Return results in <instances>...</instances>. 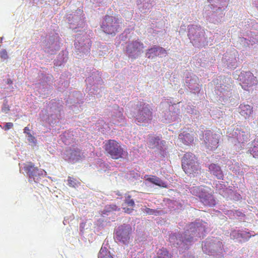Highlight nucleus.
Wrapping results in <instances>:
<instances>
[{
    "instance_id": "4be33fe9",
    "label": "nucleus",
    "mask_w": 258,
    "mask_h": 258,
    "mask_svg": "<svg viewBox=\"0 0 258 258\" xmlns=\"http://www.w3.org/2000/svg\"><path fill=\"white\" fill-rule=\"evenodd\" d=\"M244 233H240L239 231H233L232 232V235L234 237L236 236L238 238H243L244 237Z\"/></svg>"
},
{
    "instance_id": "f03ea898",
    "label": "nucleus",
    "mask_w": 258,
    "mask_h": 258,
    "mask_svg": "<svg viewBox=\"0 0 258 258\" xmlns=\"http://www.w3.org/2000/svg\"><path fill=\"white\" fill-rule=\"evenodd\" d=\"M182 167L186 174L198 173L201 168L197 158L191 153H185L182 159Z\"/></svg>"
},
{
    "instance_id": "cd10ccee",
    "label": "nucleus",
    "mask_w": 258,
    "mask_h": 258,
    "mask_svg": "<svg viewBox=\"0 0 258 258\" xmlns=\"http://www.w3.org/2000/svg\"><path fill=\"white\" fill-rule=\"evenodd\" d=\"M114 192H115V195H117V196H122L121 193L119 191H118V190L115 191H114Z\"/></svg>"
},
{
    "instance_id": "0eeeda50",
    "label": "nucleus",
    "mask_w": 258,
    "mask_h": 258,
    "mask_svg": "<svg viewBox=\"0 0 258 258\" xmlns=\"http://www.w3.org/2000/svg\"><path fill=\"white\" fill-rule=\"evenodd\" d=\"M153 113L149 104H140L136 115L138 122H148L152 119Z\"/></svg>"
},
{
    "instance_id": "f3484780",
    "label": "nucleus",
    "mask_w": 258,
    "mask_h": 258,
    "mask_svg": "<svg viewBox=\"0 0 258 258\" xmlns=\"http://www.w3.org/2000/svg\"><path fill=\"white\" fill-rule=\"evenodd\" d=\"M98 258H113V257L106 248H101L98 254Z\"/></svg>"
},
{
    "instance_id": "f257e3e1",
    "label": "nucleus",
    "mask_w": 258,
    "mask_h": 258,
    "mask_svg": "<svg viewBox=\"0 0 258 258\" xmlns=\"http://www.w3.org/2000/svg\"><path fill=\"white\" fill-rule=\"evenodd\" d=\"M124 146L113 140H109L105 145V151L113 159L124 158L128 155Z\"/></svg>"
},
{
    "instance_id": "6ab92c4d",
    "label": "nucleus",
    "mask_w": 258,
    "mask_h": 258,
    "mask_svg": "<svg viewBox=\"0 0 258 258\" xmlns=\"http://www.w3.org/2000/svg\"><path fill=\"white\" fill-rule=\"evenodd\" d=\"M144 212L148 215H159L161 214V212L155 209H152L149 208H146L143 210Z\"/></svg>"
},
{
    "instance_id": "f8f14e48",
    "label": "nucleus",
    "mask_w": 258,
    "mask_h": 258,
    "mask_svg": "<svg viewBox=\"0 0 258 258\" xmlns=\"http://www.w3.org/2000/svg\"><path fill=\"white\" fill-rule=\"evenodd\" d=\"M179 139L184 144L188 145L194 142V135L185 131L179 135Z\"/></svg>"
},
{
    "instance_id": "39448f33",
    "label": "nucleus",
    "mask_w": 258,
    "mask_h": 258,
    "mask_svg": "<svg viewBox=\"0 0 258 258\" xmlns=\"http://www.w3.org/2000/svg\"><path fill=\"white\" fill-rule=\"evenodd\" d=\"M132 231V228L130 225H121L115 230V238L124 244H128L130 241Z\"/></svg>"
},
{
    "instance_id": "6e6552de",
    "label": "nucleus",
    "mask_w": 258,
    "mask_h": 258,
    "mask_svg": "<svg viewBox=\"0 0 258 258\" xmlns=\"http://www.w3.org/2000/svg\"><path fill=\"white\" fill-rule=\"evenodd\" d=\"M24 170L29 175V180H34V177L40 176L43 174V170H39L37 167L34 166L32 162H29L24 166Z\"/></svg>"
},
{
    "instance_id": "a211bd4d",
    "label": "nucleus",
    "mask_w": 258,
    "mask_h": 258,
    "mask_svg": "<svg viewBox=\"0 0 258 258\" xmlns=\"http://www.w3.org/2000/svg\"><path fill=\"white\" fill-rule=\"evenodd\" d=\"M68 185L73 187H76L80 185V182L77 180L76 179L73 178L71 176L68 177Z\"/></svg>"
},
{
    "instance_id": "412c9836",
    "label": "nucleus",
    "mask_w": 258,
    "mask_h": 258,
    "mask_svg": "<svg viewBox=\"0 0 258 258\" xmlns=\"http://www.w3.org/2000/svg\"><path fill=\"white\" fill-rule=\"evenodd\" d=\"M0 57L4 60L8 58V55L6 50L4 49L0 52Z\"/></svg>"
},
{
    "instance_id": "b1692460",
    "label": "nucleus",
    "mask_w": 258,
    "mask_h": 258,
    "mask_svg": "<svg viewBox=\"0 0 258 258\" xmlns=\"http://www.w3.org/2000/svg\"><path fill=\"white\" fill-rule=\"evenodd\" d=\"M28 141L30 142L33 143H36V140L35 138L32 136V135L31 133L28 134Z\"/></svg>"
},
{
    "instance_id": "ddd939ff",
    "label": "nucleus",
    "mask_w": 258,
    "mask_h": 258,
    "mask_svg": "<svg viewBox=\"0 0 258 258\" xmlns=\"http://www.w3.org/2000/svg\"><path fill=\"white\" fill-rule=\"evenodd\" d=\"M209 169L211 173L216 176L218 179H222L223 174L219 166L215 164H211L209 165Z\"/></svg>"
},
{
    "instance_id": "1a4fd4ad",
    "label": "nucleus",
    "mask_w": 258,
    "mask_h": 258,
    "mask_svg": "<svg viewBox=\"0 0 258 258\" xmlns=\"http://www.w3.org/2000/svg\"><path fill=\"white\" fill-rule=\"evenodd\" d=\"M143 48V43L138 41H134L127 45L126 51L130 54H136L140 53Z\"/></svg>"
},
{
    "instance_id": "aec40b11",
    "label": "nucleus",
    "mask_w": 258,
    "mask_h": 258,
    "mask_svg": "<svg viewBox=\"0 0 258 258\" xmlns=\"http://www.w3.org/2000/svg\"><path fill=\"white\" fill-rule=\"evenodd\" d=\"M2 111L5 113H8V112L10 111V107L8 104L7 102L3 104V107L2 108Z\"/></svg>"
},
{
    "instance_id": "c85d7f7f",
    "label": "nucleus",
    "mask_w": 258,
    "mask_h": 258,
    "mask_svg": "<svg viewBox=\"0 0 258 258\" xmlns=\"http://www.w3.org/2000/svg\"><path fill=\"white\" fill-rule=\"evenodd\" d=\"M245 233H246V234L248 235V238L251 237V236L249 235V234H250L249 232H245Z\"/></svg>"
},
{
    "instance_id": "7ed1b4c3",
    "label": "nucleus",
    "mask_w": 258,
    "mask_h": 258,
    "mask_svg": "<svg viewBox=\"0 0 258 258\" xmlns=\"http://www.w3.org/2000/svg\"><path fill=\"white\" fill-rule=\"evenodd\" d=\"M101 27L105 33L114 35L119 28V20L115 17L106 16Z\"/></svg>"
},
{
    "instance_id": "bb28decb",
    "label": "nucleus",
    "mask_w": 258,
    "mask_h": 258,
    "mask_svg": "<svg viewBox=\"0 0 258 258\" xmlns=\"http://www.w3.org/2000/svg\"><path fill=\"white\" fill-rule=\"evenodd\" d=\"M191 237L185 238L184 239H183L182 241L183 242H189L191 241Z\"/></svg>"
},
{
    "instance_id": "c756f323",
    "label": "nucleus",
    "mask_w": 258,
    "mask_h": 258,
    "mask_svg": "<svg viewBox=\"0 0 258 258\" xmlns=\"http://www.w3.org/2000/svg\"><path fill=\"white\" fill-rule=\"evenodd\" d=\"M208 1H209V2H212L213 1V0H208Z\"/></svg>"
},
{
    "instance_id": "393cba45",
    "label": "nucleus",
    "mask_w": 258,
    "mask_h": 258,
    "mask_svg": "<svg viewBox=\"0 0 258 258\" xmlns=\"http://www.w3.org/2000/svg\"><path fill=\"white\" fill-rule=\"evenodd\" d=\"M13 127V123L12 122H7L4 126V130L5 131L9 130V129Z\"/></svg>"
},
{
    "instance_id": "20e7f679",
    "label": "nucleus",
    "mask_w": 258,
    "mask_h": 258,
    "mask_svg": "<svg viewBox=\"0 0 258 258\" xmlns=\"http://www.w3.org/2000/svg\"><path fill=\"white\" fill-rule=\"evenodd\" d=\"M220 136L210 130L204 131L203 140L205 147L209 151L215 150L218 147Z\"/></svg>"
},
{
    "instance_id": "423d86ee",
    "label": "nucleus",
    "mask_w": 258,
    "mask_h": 258,
    "mask_svg": "<svg viewBox=\"0 0 258 258\" xmlns=\"http://www.w3.org/2000/svg\"><path fill=\"white\" fill-rule=\"evenodd\" d=\"M239 79L242 88L245 90H248L249 88L257 84L256 77L250 71L241 72Z\"/></svg>"
},
{
    "instance_id": "2eb2a0df",
    "label": "nucleus",
    "mask_w": 258,
    "mask_h": 258,
    "mask_svg": "<svg viewBox=\"0 0 258 258\" xmlns=\"http://www.w3.org/2000/svg\"><path fill=\"white\" fill-rule=\"evenodd\" d=\"M154 258H173V255L170 254L165 248L160 249L157 252V256Z\"/></svg>"
},
{
    "instance_id": "7c9ffc66",
    "label": "nucleus",
    "mask_w": 258,
    "mask_h": 258,
    "mask_svg": "<svg viewBox=\"0 0 258 258\" xmlns=\"http://www.w3.org/2000/svg\"><path fill=\"white\" fill-rule=\"evenodd\" d=\"M124 119V117L122 116V120Z\"/></svg>"
},
{
    "instance_id": "5701e85b",
    "label": "nucleus",
    "mask_w": 258,
    "mask_h": 258,
    "mask_svg": "<svg viewBox=\"0 0 258 258\" xmlns=\"http://www.w3.org/2000/svg\"><path fill=\"white\" fill-rule=\"evenodd\" d=\"M158 52H159L158 55L167 54L166 50L164 48L160 46H158Z\"/></svg>"
},
{
    "instance_id": "9b49d317",
    "label": "nucleus",
    "mask_w": 258,
    "mask_h": 258,
    "mask_svg": "<svg viewBox=\"0 0 258 258\" xmlns=\"http://www.w3.org/2000/svg\"><path fill=\"white\" fill-rule=\"evenodd\" d=\"M239 112L245 118H248L253 112L252 107L248 104H240Z\"/></svg>"
},
{
    "instance_id": "4468645a",
    "label": "nucleus",
    "mask_w": 258,
    "mask_h": 258,
    "mask_svg": "<svg viewBox=\"0 0 258 258\" xmlns=\"http://www.w3.org/2000/svg\"><path fill=\"white\" fill-rule=\"evenodd\" d=\"M146 176L148 177L146 179V180L149 182L160 187H167L166 183L161 180L160 178L154 175H151L150 177H149L148 175H146L145 176V177L146 178Z\"/></svg>"
},
{
    "instance_id": "dca6fc26",
    "label": "nucleus",
    "mask_w": 258,
    "mask_h": 258,
    "mask_svg": "<svg viewBox=\"0 0 258 258\" xmlns=\"http://www.w3.org/2000/svg\"><path fill=\"white\" fill-rule=\"evenodd\" d=\"M158 46H154V47L149 49L146 53V56L149 58H153L158 55Z\"/></svg>"
},
{
    "instance_id": "9d476101",
    "label": "nucleus",
    "mask_w": 258,
    "mask_h": 258,
    "mask_svg": "<svg viewBox=\"0 0 258 258\" xmlns=\"http://www.w3.org/2000/svg\"><path fill=\"white\" fill-rule=\"evenodd\" d=\"M124 198V204L122 205L123 209L125 213L130 214L133 212V208L135 206V202L128 194L125 195Z\"/></svg>"
},
{
    "instance_id": "a878e982",
    "label": "nucleus",
    "mask_w": 258,
    "mask_h": 258,
    "mask_svg": "<svg viewBox=\"0 0 258 258\" xmlns=\"http://www.w3.org/2000/svg\"><path fill=\"white\" fill-rule=\"evenodd\" d=\"M24 133L27 135L28 134L30 133L29 127L28 126L25 127L24 129Z\"/></svg>"
}]
</instances>
